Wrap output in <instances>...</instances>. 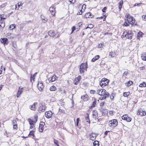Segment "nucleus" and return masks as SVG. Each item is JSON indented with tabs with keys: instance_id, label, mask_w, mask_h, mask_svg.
<instances>
[{
	"instance_id": "nucleus-56",
	"label": "nucleus",
	"mask_w": 146,
	"mask_h": 146,
	"mask_svg": "<svg viewBox=\"0 0 146 146\" xmlns=\"http://www.w3.org/2000/svg\"><path fill=\"white\" fill-rule=\"evenodd\" d=\"M142 18L144 20H146V15H143L142 16Z\"/></svg>"
},
{
	"instance_id": "nucleus-16",
	"label": "nucleus",
	"mask_w": 146,
	"mask_h": 146,
	"mask_svg": "<svg viewBox=\"0 0 146 146\" xmlns=\"http://www.w3.org/2000/svg\"><path fill=\"white\" fill-rule=\"evenodd\" d=\"M23 89V88H21V87L20 86L19 88V89L18 91V92L17 95V97H19V96L21 95L22 94V93L23 92V90H22Z\"/></svg>"
},
{
	"instance_id": "nucleus-60",
	"label": "nucleus",
	"mask_w": 146,
	"mask_h": 146,
	"mask_svg": "<svg viewBox=\"0 0 146 146\" xmlns=\"http://www.w3.org/2000/svg\"><path fill=\"white\" fill-rule=\"evenodd\" d=\"M128 74V72H127V71H125V72L123 75V76L125 75V76H127V74Z\"/></svg>"
},
{
	"instance_id": "nucleus-26",
	"label": "nucleus",
	"mask_w": 146,
	"mask_h": 146,
	"mask_svg": "<svg viewBox=\"0 0 146 146\" xmlns=\"http://www.w3.org/2000/svg\"><path fill=\"white\" fill-rule=\"evenodd\" d=\"M133 84V82L132 81L129 80L125 83V85L129 87L132 85Z\"/></svg>"
},
{
	"instance_id": "nucleus-33",
	"label": "nucleus",
	"mask_w": 146,
	"mask_h": 146,
	"mask_svg": "<svg viewBox=\"0 0 146 146\" xmlns=\"http://www.w3.org/2000/svg\"><path fill=\"white\" fill-rule=\"evenodd\" d=\"M106 16L105 15H103V16H102L100 17H97L96 18L99 19H103V17H104V19H103V21H105L106 20Z\"/></svg>"
},
{
	"instance_id": "nucleus-5",
	"label": "nucleus",
	"mask_w": 146,
	"mask_h": 146,
	"mask_svg": "<svg viewBox=\"0 0 146 146\" xmlns=\"http://www.w3.org/2000/svg\"><path fill=\"white\" fill-rule=\"evenodd\" d=\"M123 120H126L127 122H130L131 121V118L128 116L127 115H124L121 117Z\"/></svg>"
},
{
	"instance_id": "nucleus-36",
	"label": "nucleus",
	"mask_w": 146,
	"mask_h": 146,
	"mask_svg": "<svg viewBox=\"0 0 146 146\" xmlns=\"http://www.w3.org/2000/svg\"><path fill=\"white\" fill-rule=\"evenodd\" d=\"M135 19L134 18L133 20H132V21L131 22V24L132 25L134 24L135 26H138V25H137L136 23H135Z\"/></svg>"
},
{
	"instance_id": "nucleus-57",
	"label": "nucleus",
	"mask_w": 146,
	"mask_h": 146,
	"mask_svg": "<svg viewBox=\"0 0 146 146\" xmlns=\"http://www.w3.org/2000/svg\"><path fill=\"white\" fill-rule=\"evenodd\" d=\"M1 28H3L5 26V24L4 23L2 22L1 23Z\"/></svg>"
},
{
	"instance_id": "nucleus-8",
	"label": "nucleus",
	"mask_w": 146,
	"mask_h": 146,
	"mask_svg": "<svg viewBox=\"0 0 146 146\" xmlns=\"http://www.w3.org/2000/svg\"><path fill=\"white\" fill-rule=\"evenodd\" d=\"M92 100L93 102L91 106L89 107L90 109H92V108L94 107L96 105L97 100L94 98H93Z\"/></svg>"
},
{
	"instance_id": "nucleus-27",
	"label": "nucleus",
	"mask_w": 146,
	"mask_h": 146,
	"mask_svg": "<svg viewBox=\"0 0 146 146\" xmlns=\"http://www.w3.org/2000/svg\"><path fill=\"white\" fill-rule=\"evenodd\" d=\"M143 34V33L141 31L139 32L137 34V39L140 40V38L142 37V35Z\"/></svg>"
},
{
	"instance_id": "nucleus-21",
	"label": "nucleus",
	"mask_w": 146,
	"mask_h": 146,
	"mask_svg": "<svg viewBox=\"0 0 146 146\" xmlns=\"http://www.w3.org/2000/svg\"><path fill=\"white\" fill-rule=\"evenodd\" d=\"M137 114L138 115H139L141 116H144L146 115V112L144 111H141L140 110H138Z\"/></svg>"
},
{
	"instance_id": "nucleus-55",
	"label": "nucleus",
	"mask_w": 146,
	"mask_h": 146,
	"mask_svg": "<svg viewBox=\"0 0 146 146\" xmlns=\"http://www.w3.org/2000/svg\"><path fill=\"white\" fill-rule=\"evenodd\" d=\"M90 93L92 94H94L96 93V91L94 90H91L90 91Z\"/></svg>"
},
{
	"instance_id": "nucleus-10",
	"label": "nucleus",
	"mask_w": 146,
	"mask_h": 146,
	"mask_svg": "<svg viewBox=\"0 0 146 146\" xmlns=\"http://www.w3.org/2000/svg\"><path fill=\"white\" fill-rule=\"evenodd\" d=\"M37 86L39 90H42L44 88V86L43 83L42 82L40 81L38 82L37 85Z\"/></svg>"
},
{
	"instance_id": "nucleus-47",
	"label": "nucleus",
	"mask_w": 146,
	"mask_h": 146,
	"mask_svg": "<svg viewBox=\"0 0 146 146\" xmlns=\"http://www.w3.org/2000/svg\"><path fill=\"white\" fill-rule=\"evenodd\" d=\"M28 121H29V120L30 121H31V122H29V124L31 125H33V122H35V121H33V120H31V119H28Z\"/></svg>"
},
{
	"instance_id": "nucleus-41",
	"label": "nucleus",
	"mask_w": 146,
	"mask_h": 146,
	"mask_svg": "<svg viewBox=\"0 0 146 146\" xmlns=\"http://www.w3.org/2000/svg\"><path fill=\"white\" fill-rule=\"evenodd\" d=\"M94 27V25L92 24H90L86 28V29H87V28H90V29H92V28Z\"/></svg>"
},
{
	"instance_id": "nucleus-30",
	"label": "nucleus",
	"mask_w": 146,
	"mask_h": 146,
	"mask_svg": "<svg viewBox=\"0 0 146 146\" xmlns=\"http://www.w3.org/2000/svg\"><path fill=\"white\" fill-rule=\"evenodd\" d=\"M94 146H99V142L98 141H95L93 142Z\"/></svg>"
},
{
	"instance_id": "nucleus-44",
	"label": "nucleus",
	"mask_w": 146,
	"mask_h": 146,
	"mask_svg": "<svg viewBox=\"0 0 146 146\" xmlns=\"http://www.w3.org/2000/svg\"><path fill=\"white\" fill-rule=\"evenodd\" d=\"M101 81H104V82H108H108L109 83V80L108 79H106V78H103Z\"/></svg>"
},
{
	"instance_id": "nucleus-54",
	"label": "nucleus",
	"mask_w": 146,
	"mask_h": 146,
	"mask_svg": "<svg viewBox=\"0 0 146 146\" xmlns=\"http://www.w3.org/2000/svg\"><path fill=\"white\" fill-rule=\"evenodd\" d=\"M107 8L106 7H104L102 10V11L103 12H105Z\"/></svg>"
},
{
	"instance_id": "nucleus-11",
	"label": "nucleus",
	"mask_w": 146,
	"mask_h": 146,
	"mask_svg": "<svg viewBox=\"0 0 146 146\" xmlns=\"http://www.w3.org/2000/svg\"><path fill=\"white\" fill-rule=\"evenodd\" d=\"M89 136H90V139L92 141L96 139V136L95 134L91 133L89 134Z\"/></svg>"
},
{
	"instance_id": "nucleus-3",
	"label": "nucleus",
	"mask_w": 146,
	"mask_h": 146,
	"mask_svg": "<svg viewBox=\"0 0 146 146\" xmlns=\"http://www.w3.org/2000/svg\"><path fill=\"white\" fill-rule=\"evenodd\" d=\"M132 33L131 31H128L127 33L126 32H124L122 35L123 36H124L125 37L129 39H131L132 38Z\"/></svg>"
},
{
	"instance_id": "nucleus-62",
	"label": "nucleus",
	"mask_w": 146,
	"mask_h": 146,
	"mask_svg": "<svg viewBox=\"0 0 146 146\" xmlns=\"http://www.w3.org/2000/svg\"><path fill=\"white\" fill-rule=\"evenodd\" d=\"M123 3V1L122 0H121L119 3V5L122 6Z\"/></svg>"
},
{
	"instance_id": "nucleus-58",
	"label": "nucleus",
	"mask_w": 146,
	"mask_h": 146,
	"mask_svg": "<svg viewBox=\"0 0 146 146\" xmlns=\"http://www.w3.org/2000/svg\"><path fill=\"white\" fill-rule=\"evenodd\" d=\"M70 2L74 4L75 2V0H69Z\"/></svg>"
},
{
	"instance_id": "nucleus-19",
	"label": "nucleus",
	"mask_w": 146,
	"mask_h": 146,
	"mask_svg": "<svg viewBox=\"0 0 146 146\" xmlns=\"http://www.w3.org/2000/svg\"><path fill=\"white\" fill-rule=\"evenodd\" d=\"M48 34L51 37H53L55 36V34L54 30H50L48 32Z\"/></svg>"
},
{
	"instance_id": "nucleus-6",
	"label": "nucleus",
	"mask_w": 146,
	"mask_h": 146,
	"mask_svg": "<svg viewBox=\"0 0 146 146\" xmlns=\"http://www.w3.org/2000/svg\"><path fill=\"white\" fill-rule=\"evenodd\" d=\"M45 124L44 122L41 121L39 124V131L40 132H42L43 130V127Z\"/></svg>"
},
{
	"instance_id": "nucleus-15",
	"label": "nucleus",
	"mask_w": 146,
	"mask_h": 146,
	"mask_svg": "<svg viewBox=\"0 0 146 146\" xmlns=\"http://www.w3.org/2000/svg\"><path fill=\"white\" fill-rule=\"evenodd\" d=\"M108 84V82H105L104 81H101L100 82V85L102 88L106 86Z\"/></svg>"
},
{
	"instance_id": "nucleus-22",
	"label": "nucleus",
	"mask_w": 146,
	"mask_h": 146,
	"mask_svg": "<svg viewBox=\"0 0 146 146\" xmlns=\"http://www.w3.org/2000/svg\"><path fill=\"white\" fill-rule=\"evenodd\" d=\"M81 98L85 101H87L88 99V96L87 94L82 96Z\"/></svg>"
},
{
	"instance_id": "nucleus-40",
	"label": "nucleus",
	"mask_w": 146,
	"mask_h": 146,
	"mask_svg": "<svg viewBox=\"0 0 146 146\" xmlns=\"http://www.w3.org/2000/svg\"><path fill=\"white\" fill-rule=\"evenodd\" d=\"M132 17L129 14L127 13L126 16V17L127 19V20L129 19L130 18Z\"/></svg>"
},
{
	"instance_id": "nucleus-31",
	"label": "nucleus",
	"mask_w": 146,
	"mask_h": 146,
	"mask_svg": "<svg viewBox=\"0 0 146 146\" xmlns=\"http://www.w3.org/2000/svg\"><path fill=\"white\" fill-rule=\"evenodd\" d=\"M56 90L55 86H51L50 88V90L51 91H55Z\"/></svg>"
},
{
	"instance_id": "nucleus-37",
	"label": "nucleus",
	"mask_w": 146,
	"mask_h": 146,
	"mask_svg": "<svg viewBox=\"0 0 146 146\" xmlns=\"http://www.w3.org/2000/svg\"><path fill=\"white\" fill-rule=\"evenodd\" d=\"M9 28L10 30H13L15 28V26L13 25H12L9 27Z\"/></svg>"
},
{
	"instance_id": "nucleus-46",
	"label": "nucleus",
	"mask_w": 146,
	"mask_h": 146,
	"mask_svg": "<svg viewBox=\"0 0 146 146\" xmlns=\"http://www.w3.org/2000/svg\"><path fill=\"white\" fill-rule=\"evenodd\" d=\"M129 23H128L127 22V21H125L124 22L123 25L125 26H128L129 25Z\"/></svg>"
},
{
	"instance_id": "nucleus-42",
	"label": "nucleus",
	"mask_w": 146,
	"mask_h": 146,
	"mask_svg": "<svg viewBox=\"0 0 146 146\" xmlns=\"http://www.w3.org/2000/svg\"><path fill=\"white\" fill-rule=\"evenodd\" d=\"M110 55L112 57H113L115 56V53L114 52H111L110 54Z\"/></svg>"
},
{
	"instance_id": "nucleus-63",
	"label": "nucleus",
	"mask_w": 146,
	"mask_h": 146,
	"mask_svg": "<svg viewBox=\"0 0 146 146\" xmlns=\"http://www.w3.org/2000/svg\"><path fill=\"white\" fill-rule=\"evenodd\" d=\"M102 47V44H99L98 45V47L101 48Z\"/></svg>"
},
{
	"instance_id": "nucleus-32",
	"label": "nucleus",
	"mask_w": 146,
	"mask_h": 146,
	"mask_svg": "<svg viewBox=\"0 0 146 146\" xmlns=\"http://www.w3.org/2000/svg\"><path fill=\"white\" fill-rule=\"evenodd\" d=\"M141 58L143 60L146 61V54H142L141 56Z\"/></svg>"
},
{
	"instance_id": "nucleus-23",
	"label": "nucleus",
	"mask_w": 146,
	"mask_h": 146,
	"mask_svg": "<svg viewBox=\"0 0 146 146\" xmlns=\"http://www.w3.org/2000/svg\"><path fill=\"white\" fill-rule=\"evenodd\" d=\"M1 42L3 43L4 44H7V41L8 39L7 38H1Z\"/></svg>"
},
{
	"instance_id": "nucleus-38",
	"label": "nucleus",
	"mask_w": 146,
	"mask_h": 146,
	"mask_svg": "<svg viewBox=\"0 0 146 146\" xmlns=\"http://www.w3.org/2000/svg\"><path fill=\"white\" fill-rule=\"evenodd\" d=\"M134 18L132 17L130 18L129 19H128L127 20V21H128V23L129 24H131L132 20H133Z\"/></svg>"
},
{
	"instance_id": "nucleus-39",
	"label": "nucleus",
	"mask_w": 146,
	"mask_h": 146,
	"mask_svg": "<svg viewBox=\"0 0 146 146\" xmlns=\"http://www.w3.org/2000/svg\"><path fill=\"white\" fill-rule=\"evenodd\" d=\"M34 131L33 130H32V131H30L29 133V135H32L34 137H35V136L34 134Z\"/></svg>"
},
{
	"instance_id": "nucleus-24",
	"label": "nucleus",
	"mask_w": 146,
	"mask_h": 146,
	"mask_svg": "<svg viewBox=\"0 0 146 146\" xmlns=\"http://www.w3.org/2000/svg\"><path fill=\"white\" fill-rule=\"evenodd\" d=\"M100 56L99 55H97L95 56L94 58H93L91 60L92 62H94L97 60H98Z\"/></svg>"
},
{
	"instance_id": "nucleus-59",
	"label": "nucleus",
	"mask_w": 146,
	"mask_h": 146,
	"mask_svg": "<svg viewBox=\"0 0 146 146\" xmlns=\"http://www.w3.org/2000/svg\"><path fill=\"white\" fill-rule=\"evenodd\" d=\"M82 13V10H80V12L78 11L77 13V15H81Z\"/></svg>"
},
{
	"instance_id": "nucleus-51",
	"label": "nucleus",
	"mask_w": 146,
	"mask_h": 146,
	"mask_svg": "<svg viewBox=\"0 0 146 146\" xmlns=\"http://www.w3.org/2000/svg\"><path fill=\"white\" fill-rule=\"evenodd\" d=\"M114 95V94H112L110 96V99L111 100H113V98H114V96H113Z\"/></svg>"
},
{
	"instance_id": "nucleus-53",
	"label": "nucleus",
	"mask_w": 146,
	"mask_h": 146,
	"mask_svg": "<svg viewBox=\"0 0 146 146\" xmlns=\"http://www.w3.org/2000/svg\"><path fill=\"white\" fill-rule=\"evenodd\" d=\"M54 143L56 145H57L58 144V141H57V140H56V139H54Z\"/></svg>"
},
{
	"instance_id": "nucleus-20",
	"label": "nucleus",
	"mask_w": 146,
	"mask_h": 146,
	"mask_svg": "<svg viewBox=\"0 0 146 146\" xmlns=\"http://www.w3.org/2000/svg\"><path fill=\"white\" fill-rule=\"evenodd\" d=\"M37 104V103L36 102H35L32 105H31L30 106V109L33 110H35L36 109L35 106Z\"/></svg>"
},
{
	"instance_id": "nucleus-7",
	"label": "nucleus",
	"mask_w": 146,
	"mask_h": 146,
	"mask_svg": "<svg viewBox=\"0 0 146 146\" xmlns=\"http://www.w3.org/2000/svg\"><path fill=\"white\" fill-rule=\"evenodd\" d=\"M106 90L102 89H99L97 91V93L99 95L102 96L105 94V92Z\"/></svg>"
},
{
	"instance_id": "nucleus-29",
	"label": "nucleus",
	"mask_w": 146,
	"mask_h": 146,
	"mask_svg": "<svg viewBox=\"0 0 146 146\" xmlns=\"http://www.w3.org/2000/svg\"><path fill=\"white\" fill-rule=\"evenodd\" d=\"M37 74V72H36L33 75H32V74L31 75V82H32V79H33V80H34L35 79V77L36 76Z\"/></svg>"
},
{
	"instance_id": "nucleus-14",
	"label": "nucleus",
	"mask_w": 146,
	"mask_h": 146,
	"mask_svg": "<svg viewBox=\"0 0 146 146\" xmlns=\"http://www.w3.org/2000/svg\"><path fill=\"white\" fill-rule=\"evenodd\" d=\"M105 93V94L102 96H103V97H101V98H100V99L101 100H103L106 99V98L107 97H109V96L110 95V94L109 93L107 92L106 91Z\"/></svg>"
},
{
	"instance_id": "nucleus-13",
	"label": "nucleus",
	"mask_w": 146,
	"mask_h": 146,
	"mask_svg": "<svg viewBox=\"0 0 146 146\" xmlns=\"http://www.w3.org/2000/svg\"><path fill=\"white\" fill-rule=\"evenodd\" d=\"M81 78V77L79 76L76 78L74 81V83L75 85H77L79 82Z\"/></svg>"
},
{
	"instance_id": "nucleus-9",
	"label": "nucleus",
	"mask_w": 146,
	"mask_h": 146,
	"mask_svg": "<svg viewBox=\"0 0 146 146\" xmlns=\"http://www.w3.org/2000/svg\"><path fill=\"white\" fill-rule=\"evenodd\" d=\"M45 114L46 118H49L51 117L52 113L51 111H48L45 112Z\"/></svg>"
},
{
	"instance_id": "nucleus-25",
	"label": "nucleus",
	"mask_w": 146,
	"mask_h": 146,
	"mask_svg": "<svg viewBox=\"0 0 146 146\" xmlns=\"http://www.w3.org/2000/svg\"><path fill=\"white\" fill-rule=\"evenodd\" d=\"M41 17L43 21V22L46 23L47 21V19L45 17H44L43 15H41Z\"/></svg>"
},
{
	"instance_id": "nucleus-61",
	"label": "nucleus",
	"mask_w": 146,
	"mask_h": 146,
	"mask_svg": "<svg viewBox=\"0 0 146 146\" xmlns=\"http://www.w3.org/2000/svg\"><path fill=\"white\" fill-rule=\"evenodd\" d=\"M12 123L13 124H17V121L16 120H14L12 121Z\"/></svg>"
},
{
	"instance_id": "nucleus-18",
	"label": "nucleus",
	"mask_w": 146,
	"mask_h": 146,
	"mask_svg": "<svg viewBox=\"0 0 146 146\" xmlns=\"http://www.w3.org/2000/svg\"><path fill=\"white\" fill-rule=\"evenodd\" d=\"M49 10L50 12L52 13L53 15H54L55 14V8H54V6L50 7L49 9Z\"/></svg>"
},
{
	"instance_id": "nucleus-34",
	"label": "nucleus",
	"mask_w": 146,
	"mask_h": 146,
	"mask_svg": "<svg viewBox=\"0 0 146 146\" xmlns=\"http://www.w3.org/2000/svg\"><path fill=\"white\" fill-rule=\"evenodd\" d=\"M139 86L141 87H145L146 86V84L145 82H143L142 83L139 84Z\"/></svg>"
},
{
	"instance_id": "nucleus-64",
	"label": "nucleus",
	"mask_w": 146,
	"mask_h": 146,
	"mask_svg": "<svg viewBox=\"0 0 146 146\" xmlns=\"http://www.w3.org/2000/svg\"><path fill=\"white\" fill-rule=\"evenodd\" d=\"M109 113L110 115H113V111H109Z\"/></svg>"
},
{
	"instance_id": "nucleus-45",
	"label": "nucleus",
	"mask_w": 146,
	"mask_h": 146,
	"mask_svg": "<svg viewBox=\"0 0 146 146\" xmlns=\"http://www.w3.org/2000/svg\"><path fill=\"white\" fill-rule=\"evenodd\" d=\"M81 84L83 85L84 86L86 87L87 85V83L85 82H81Z\"/></svg>"
},
{
	"instance_id": "nucleus-50",
	"label": "nucleus",
	"mask_w": 146,
	"mask_h": 146,
	"mask_svg": "<svg viewBox=\"0 0 146 146\" xmlns=\"http://www.w3.org/2000/svg\"><path fill=\"white\" fill-rule=\"evenodd\" d=\"M59 112H62V113H65V111H64V110H63L61 109L60 108H59Z\"/></svg>"
},
{
	"instance_id": "nucleus-28",
	"label": "nucleus",
	"mask_w": 146,
	"mask_h": 146,
	"mask_svg": "<svg viewBox=\"0 0 146 146\" xmlns=\"http://www.w3.org/2000/svg\"><path fill=\"white\" fill-rule=\"evenodd\" d=\"M85 119L87 120L86 122L88 123H90V121L89 119V114L88 113H86V116L85 117Z\"/></svg>"
},
{
	"instance_id": "nucleus-2",
	"label": "nucleus",
	"mask_w": 146,
	"mask_h": 146,
	"mask_svg": "<svg viewBox=\"0 0 146 146\" xmlns=\"http://www.w3.org/2000/svg\"><path fill=\"white\" fill-rule=\"evenodd\" d=\"M38 107V111L39 113L45 111L46 106L45 103L40 102Z\"/></svg>"
},
{
	"instance_id": "nucleus-49",
	"label": "nucleus",
	"mask_w": 146,
	"mask_h": 146,
	"mask_svg": "<svg viewBox=\"0 0 146 146\" xmlns=\"http://www.w3.org/2000/svg\"><path fill=\"white\" fill-rule=\"evenodd\" d=\"M80 119L79 118H77V119H76V125L77 126H78V123H79V122L80 121Z\"/></svg>"
},
{
	"instance_id": "nucleus-52",
	"label": "nucleus",
	"mask_w": 146,
	"mask_h": 146,
	"mask_svg": "<svg viewBox=\"0 0 146 146\" xmlns=\"http://www.w3.org/2000/svg\"><path fill=\"white\" fill-rule=\"evenodd\" d=\"M96 112L95 111H93V115L94 116H95V118H96Z\"/></svg>"
},
{
	"instance_id": "nucleus-48",
	"label": "nucleus",
	"mask_w": 146,
	"mask_h": 146,
	"mask_svg": "<svg viewBox=\"0 0 146 146\" xmlns=\"http://www.w3.org/2000/svg\"><path fill=\"white\" fill-rule=\"evenodd\" d=\"M76 29V27L75 26H74L73 27H72V32L70 34H72L73 33V32L75 31Z\"/></svg>"
},
{
	"instance_id": "nucleus-12",
	"label": "nucleus",
	"mask_w": 146,
	"mask_h": 146,
	"mask_svg": "<svg viewBox=\"0 0 146 146\" xmlns=\"http://www.w3.org/2000/svg\"><path fill=\"white\" fill-rule=\"evenodd\" d=\"M56 78H57L58 77L55 75H53L51 77L49 78H48L49 82H51L55 81L56 80Z\"/></svg>"
},
{
	"instance_id": "nucleus-43",
	"label": "nucleus",
	"mask_w": 146,
	"mask_h": 146,
	"mask_svg": "<svg viewBox=\"0 0 146 146\" xmlns=\"http://www.w3.org/2000/svg\"><path fill=\"white\" fill-rule=\"evenodd\" d=\"M7 5V3H3L0 6V8H4Z\"/></svg>"
},
{
	"instance_id": "nucleus-4",
	"label": "nucleus",
	"mask_w": 146,
	"mask_h": 146,
	"mask_svg": "<svg viewBox=\"0 0 146 146\" xmlns=\"http://www.w3.org/2000/svg\"><path fill=\"white\" fill-rule=\"evenodd\" d=\"M86 65L84 63H82L80 67V71L81 74H83L84 72Z\"/></svg>"
},
{
	"instance_id": "nucleus-35",
	"label": "nucleus",
	"mask_w": 146,
	"mask_h": 146,
	"mask_svg": "<svg viewBox=\"0 0 146 146\" xmlns=\"http://www.w3.org/2000/svg\"><path fill=\"white\" fill-rule=\"evenodd\" d=\"M130 92H125L123 93V95L124 97H127L129 95Z\"/></svg>"
},
{
	"instance_id": "nucleus-17",
	"label": "nucleus",
	"mask_w": 146,
	"mask_h": 146,
	"mask_svg": "<svg viewBox=\"0 0 146 146\" xmlns=\"http://www.w3.org/2000/svg\"><path fill=\"white\" fill-rule=\"evenodd\" d=\"M94 17V15H92L91 13L88 12L85 14V17L86 18H92Z\"/></svg>"
},
{
	"instance_id": "nucleus-1",
	"label": "nucleus",
	"mask_w": 146,
	"mask_h": 146,
	"mask_svg": "<svg viewBox=\"0 0 146 146\" xmlns=\"http://www.w3.org/2000/svg\"><path fill=\"white\" fill-rule=\"evenodd\" d=\"M118 123L116 119H113L109 121L108 125L110 127L113 128L117 125Z\"/></svg>"
}]
</instances>
